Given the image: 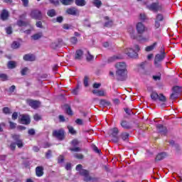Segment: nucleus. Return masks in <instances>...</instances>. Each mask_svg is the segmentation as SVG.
<instances>
[{"mask_svg": "<svg viewBox=\"0 0 182 182\" xmlns=\"http://www.w3.org/2000/svg\"><path fill=\"white\" fill-rule=\"evenodd\" d=\"M117 69L115 73V77L117 80L123 82L127 79V68L126 63H117L115 65Z\"/></svg>", "mask_w": 182, "mask_h": 182, "instance_id": "f257e3e1", "label": "nucleus"}, {"mask_svg": "<svg viewBox=\"0 0 182 182\" xmlns=\"http://www.w3.org/2000/svg\"><path fill=\"white\" fill-rule=\"evenodd\" d=\"M52 136L59 141H63L66 139V132H65L63 128L54 129L53 130Z\"/></svg>", "mask_w": 182, "mask_h": 182, "instance_id": "f03ea898", "label": "nucleus"}, {"mask_svg": "<svg viewBox=\"0 0 182 182\" xmlns=\"http://www.w3.org/2000/svg\"><path fill=\"white\" fill-rule=\"evenodd\" d=\"M75 170L79 171L80 176L84 177V181L89 182L91 181L92 178L89 176V171L83 169V166L82 164H78L75 167Z\"/></svg>", "mask_w": 182, "mask_h": 182, "instance_id": "7ed1b4c3", "label": "nucleus"}, {"mask_svg": "<svg viewBox=\"0 0 182 182\" xmlns=\"http://www.w3.org/2000/svg\"><path fill=\"white\" fill-rule=\"evenodd\" d=\"M164 58H166V52L164 51V48H161V54H156L155 55L154 64L155 65L156 68H160V66H161L160 63L164 60Z\"/></svg>", "mask_w": 182, "mask_h": 182, "instance_id": "20e7f679", "label": "nucleus"}, {"mask_svg": "<svg viewBox=\"0 0 182 182\" xmlns=\"http://www.w3.org/2000/svg\"><path fill=\"white\" fill-rule=\"evenodd\" d=\"M149 11H152V12H163V4H160V2H153L150 5L146 6Z\"/></svg>", "mask_w": 182, "mask_h": 182, "instance_id": "39448f33", "label": "nucleus"}, {"mask_svg": "<svg viewBox=\"0 0 182 182\" xmlns=\"http://www.w3.org/2000/svg\"><path fill=\"white\" fill-rule=\"evenodd\" d=\"M30 16L32 19H36V21H42V11L38 9H33L30 13Z\"/></svg>", "mask_w": 182, "mask_h": 182, "instance_id": "423d86ee", "label": "nucleus"}, {"mask_svg": "<svg viewBox=\"0 0 182 182\" xmlns=\"http://www.w3.org/2000/svg\"><path fill=\"white\" fill-rule=\"evenodd\" d=\"M80 141L77 140V139H74L71 141L70 144L73 146V148H70L69 151H73L74 153L82 151V149L80 147H77L79 146Z\"/></svg>", "mask_w": 182, "mask_h": 182, "instance_id": "0eeeda50", "label": "nucleus"}, {"mask_svg": "<svg viewBox=\"0 0 182 182\" xmlns=\"http://www.w3.org/2000/svg\"><path fill=\"white\" fill-rule=\"evenodd\" d=\"M173 92L171 94L170 99L171 100H176L178 98V95L181 93V87L179 86H175L172 88Z\"/></svg>", "mask_w": 182, "mask_h": 182, "instance_id": "6e6552de", "label": "nucleus"}, {"mask_svg": "<svg viewBox=\"0 0 182 182\" xmlns=\"http://www.w3.org/2000/svg\"><path fill=\"white\" fill-rule=\"evenodd\" d=\"M136 29L139 35H143V33L147 31V28H146V26H144V24L141 22H139L136 23Z\"/></svg>", "mask_w": 182, "mask_h": 182, "instance_id": "1a4fd4ad", "label": "nucleus"}, {"mask_svg": "<svg viewBox=\"0 0 182 182\" xmlns=\"http://www.w3.org/2000/svg\"><path fill=\"white\" fill-rule=\"evenodd\" d=\"M26 103L32 107V109H38L41 106V102L38 100H26Z\"/></svg>", "mask_w": 182, "mask_h": 182, "instance_id": "9d476101", "label": "nucleus"}, {"mask_svg": "<svg viewBox=\"0 0 182 182\" xmlns=\"http://www.w3.org/2000/svg\"><path fill=\"white\" fill-rule=\"evenodd\" d=\"M19 122L21 124H31V117L28 114H21L19 119Z\"/></svg>", "mask_w": 182, "mask_h": 182, "instance_id": "9b49d317", "label": "nucleus"}, {"mask_svg": "<svg viewBox=\"0 0 182 182\" xmlns=\"http://www.w3.org/2000/svg\"><path fill=\"white\" fill-rule=\"evenodd\" d=\"M66 14L68 15H72L73 16H79L80 11L76 7H70L67 9Z\"/></svg>", "mask_w": 182, "mask_h": 182, "instance_id": "f8f14e48", "label": "nucleus"}, {"mask_svg": "<svg viewBox=\"0 0 182 182\" xmlns=\"http://www.w3.org/2000/svg\"><path fill=\"white\" fill-rule=\"evenodd\" d=\"M120 126L122 127V129H124V130H130L133 129V126L131 125L130 122L124 119L120 122Z\"/></svg>", "mask_w": 182, "mask_h": 182, "instance_id": "ddd939ff", "label": "nucleus"}, {"mask_svg": "<svg viewBox=\"0 0 182 182\" xmlns=\"http://www.w3.org/2000/svg\"><path fill=\"white\" fill-rule=\"evenodd\" d=\"M23 59L26 62H35L36 60V57L32 53H28L24 55Z\"/></svg>", "mask_w": 182, "mask_h": 182, "instance_id": "4468645a", "label": "nucleus"}, {"mask_svg": "<svg viewBox=\"0 0 182 182\" xmlns=\"http://www.w3.org/2000/svg\"><path fill=\"white\" fill-rule=\"evenodd\" d=\"M156 131L163 136L167 134V127H164L163 124L156 125Z\"/></svg>", "mask_w": 182, "mask_h": 182, "instance_id": "2eb2a0df", "label": "nucleus"}, {"mask_svg": "<svg viewBox=\"0 0 182 182\" xmlns=\"http://www.w3.org/2000/svg\"><path fill=\"white\" fill-rule=\"evenodd\" d=\"M125 53L129 58H137V56H139V54L132 48H127L125 50Z\"/></svg>", "mask_w": 182, "mask_h": 182, "instance_id": "dca6fc26", "label": "nucleus"}, {"mask_svg": "<svg viewBox=\"0 0 182 182\" xmlns=\"http://www.w3.org/2000/svg\"><path fill=\"white\" fill-rule=\"evenodd\" d=\"M111 130V136L113 137L114 141H119V137L117 134H119V128L114 127L110 129Z\"/></svg>", "mask_w": 182, "mask_h": 182, "instance_id": "f3484780", "label": "nucleus"}, {"mask_svg": "<svg viewBox=\"0 0 182 182\" xmlns=\"http://www.w3.org/2000/svg\"><path fill=\"white\" fill-rule=\"evenodd\" d=\"M0 18L1 21H8L9 19V11L4 9L0 14Z\"/></svg>", "mask_w": 182, "mask_h": 182, "instance_id": "a211bd4d", "label": "nucleus"}, {"mask_svg": "<svg viewBox=\"0 0 182 182\" xmlns=\"http://www.w3.org/2000/svg\"><path fill=\"white\" fill-rule=\"evenodd\" d=\"M104 19L105 21H107L104 23L105 28H112L113 26V20H110L109 16H105Z\"/></svg>", "mask_w": 182, "mask_h": 182, "instance_id": "6ab92c4d", "label": "nucleus"}, {"mask_svg": "<svg viewBox=\"0 0 182 182\" xmlns=\"http://www.w3.org/2000/svg\"><path fill=\"white\" fill-rule=\"evenodd\" d=\"M82 58H83V51L80 49L77 50L75 51V55L74 59L75 60H82Z\"/></svg>", "mask_w": 182, "mask_h": 182, "instance_id": "aec40b11", "label": "nucleus"}, {"mask_svg": "<svg viewBox=\"0 0 182 182\" xmlns=\"http://www.w3.org/2000/svg\"><path fill=\"white\" fill-rule=\"evenodd\" d=\"M167 157V153L161 152L158 154L155 158V161H161V160H164Z\"/></svg>", "mask_w": 182, "mask_h": 182, "instance_id": "412c9836", "label": "nucleus"}, {"mask_svg": "<svg viewBox=\"0 0 182 182\" xmlns=\"http://www.w3.org/2000/svg\"><path fill=\"white\" fill-rule=\"evenodd\" d=\"M43 170H44L43 166H37L36 168V176L37 177H42V176H43L44 174Z\"/></svg>", "mask_w": 182, "mask_h": 182, "instance_id": "4be33fe9", "label": "nucleus"}, {"mask_svg": "<svg viewBox=\"0 0 182 182\" xmlns=\"http://www.w3.org/2000/svg\"><path fill=\"white\" fill-rule=\"evenodd\" d=\"M92 92L93 95H96V96L100 97L105 96V90H93Z\"/></svg>", "mask_w": 182, "mask_h": 182, "instance_id": "5701e85b", "label": "nucleus"}, {"mask_svg": "<svg viewBox=\"0 0 182 182\" xmlns=\"http://www.w3.org/2000/svg\"><path fill=\"white\" fill-rule=\"evenodd\" d=\"M120 59H123V57L122 55H114L108 58L107 62L108 63H112L113 62H116V60H119Z\"/></svg>", "mask_w": 182, "mask_h": 182, "instance_id": "b1692460", "label": "nucleus"}, {"mask_svg": "<svg viewBox=\"0 0 182 182\" xmlns=\"http://www.w3.org/2000/svg\"><path fill=\"white\" fill-rule=\"evenodd\" d=\"M16 25L19 26V28H22V26H28L29 22L19 19L17 21Z\"/></svg>", "mask_w": 182, "mask_h": 182, "instance_id": "393cba45", "label": "nucleus"}, {"mask_svg": "<svg viewBox=\"0 0 182 182\" xmlns=\"http://www.w3.org/2000/svg\"><path fill=\"white\" fill-rule=\"evenodd\" d=\"M65 113L68 114V116H73V111L72 110V107L68 104L65 105Z\"/></svg>", "mask_w": 182, "mask_h": 182, "instance_id": "a878e982", "label": "nucleus"}, {"mask_svg": "<svg viewBox=\"0 0 182 182\" xmlns=\"http://www.w3.org/2000/svg\"><path fill=\"white\" fill-rule=\"evenodd\" d=\"M156 46H157V42H155L152 45L149 46H146L145 48V50L146 52H151V50H154Z\"/></svg>", "mask_w": 182, "mask_h": 182, "instance_id": "bb28decb", "label": "nucleus"}, {"mask_svg": "<svg viewBox=\"0 0 182 182\" xmlns=\"http://www.w3.org/2000/svg\"><path fill=\"white\" fill-rule=\"evenodd\" d=\"M43 36V33L42 32L37 33L31 36V39L33 41H38V39H41Z\"/></svg>", "mask_w": 182, "mask_h": 182, "instance_id": "cd10ccee", "label": "nucleus"}, {"mask_svg": "<svg viewBox=\"0 0 182 182\" xmlns=\"http://www.w3.org/2000/svg\"><path fill=\"white\" fill-rule=\"evenodd\" d=\"M7 68L8 69H15L16 68V62L15 61H9L7 63Z\"/></svg>", "mask_w": 182, "mask_h": 182, "instance_id": "c85d7f7f", "label": "nucleus"}, {"mask_svg": "<svg viewBox=\"0 0 182 182\" xmlns=\"http://www.w3.org/2000/svg\"><path fill=\"white\" fill-rule=\"evenodd\" d=\"M92 5L95 6L96 8H100L102 5H103V3L100 0H92Z\"/></svg>", "mask_w": 182, "mask_h": 182, "instance_id": "c756f323", "label": "nucleus"}, {"mask_svg": "<svg viewBox=\"0 0 182 182\" xmlns=\"http://www.w3.org/2000/svg\"><path fill=\"white\" fill-rule=\"evenodd\" d=\"M75 4L77 6H85L86 5V0H75Z\"/></svg>", "mask_w": 182, "mask_h": 182, "instance_id": "7c9ffc66", "label": "nucleus"}, {"mask_svg": "<svg viewBox=\"0 0 182 182\" xmlns=\"http://www.w3.org/2000/svg\"><path fill=\"white\" fill-rule=\"evenodd\" d=\"M47 15L48 16H50V18H53V16H56V11L53 9H51L48 11Z\"/></svg>", "mask_w": 182, "mask_h": 182, "instance_id": "2f4dec72", "label": "nucleus"}, {"mask_svg": "<svg viewBox=\"0 0 182 182\" xmlns=\"http://www.w3.org/2000/svg\"><path fill=\"white\" fill-rule=\"evenodd\" d=\"M158 100H159V102H162L163 103H166V102H167V98L166 96H164V95L161 93L158 94Z\"/></svg>", "mask_w": 182, "mask_h": 182, "instance_id": "473e14b6", "label": "nucleus"}, {"mask_svg": "<svg viewBox=\"0 0 182 182\" xmlns=\"http://www.w3.org/2000/svg\"><path fill=\"white\" fill-rule=\"evenodd\" d=\"M100 106L106 107V106H110L111 103L109 101H107L106 100H100Z\"/></svg>", "mask_w": 182, "mask_h": 182, "instance_id": "72a5a7b5", "label": "nucleus"}, {"mask_svg": "<svg viewBox=\"0 0 182 182\" xmlns=\"http://www.w3.org/2000/svg\"><path fill=\"white\" fill-rule=\"evenodd\" d=\"M21 47V43L18 41H14L11 44L12 49H18Z\"/></svg>", "mask_w": 182, "mask_h": 182, "instance_id": "f704fd0d", "label": "nucleus"}, {"mask_svg": "<svg viewBox=\"0 0 182 182\" xmlns=\"http://www.w3.org/2000/svg\"><path fill=\"white\" fill-rule=\"evenodd\" d=\"M158 21L159 22H163L164 21V16L161 14H158L156 16V20Z\"/></svg>", "mask_w": 182, "mask_h": 182, "instance_id": "c9c22d12", "label": "nucleus"}, {"mask_svg": "<svg viewBox=\"0 0 182 182\" xmlns=\"http://www.w3.org/2000/svg\"><path fill=\"white\" fill-rule=\"evenodd\" d=\"M11 137H12L13 140H14V141H16V143L21 140V135H19V134H14L11 135Z\"/></svg>", "mask_w": 182, "mask_h": 182, "instance_id": "e433bc0d", "label": "nucleus"}, {"mask_svg": "<svg viewBox=\"0 0 182 182\" xmlns=\"http://www.w3.org/2000/svg\"><path fill=\"white\" fill-rule=\"evenodd\" d=\"M87 56L86 57L87 62H91L95 58V56L90 54V51H87Z\"/></svg>", "mask_w": 182, "mask_h": 182, "instance_id": "4c0bfd02", "label": "nucleus"}, {"mask_svg": "<svg viewBox=\"0 0 182 182\" xmlns=\"http://www.w3.org/2000/svg\"><path fill=\"white\" fill-rule=\"evenodd\" d=\"M2 112L4 114H11L12 112H11V109L8 107H5L2 109Z\"/></svg>", "mask_w": 182, "mask_h": 182, "instance_id": "58836bf2", "label": "nucleus"}, {"mask_svg": "<svg viewBox=\"0 0 182 182\" xmlns=\"http://www.w3.org/2000/svg\"><path fill=\"white\" fill-rule=\"evenodd\" d=\"M68 132L70 134H72L73 136L76 134V133H77L76 130H75V128H73V127L68 126Z\"/></svg>", "mask_w": 182, "mask_h": 182, "instance_id": "ea45409f", "label": "nucleus"}, {"mask_svg": "<svg viewBox=\"0 0 182 182\" xmlns=\"http://www.w3.org/2000/svg\"><path fill=\"white\" fill-rule=\"evenodd\" d=\"M129 136H130V134H129V133H127V132H124V133L121 134V138L124 141L127 140L129 139Z\"/></svg>", "mask_w": 182, "mask_h": 182, "instance_id": "a19ab883", "label": "nucleus"}, {"mask_svg": "<svg viewBox=\"0 0 182 182\" xmlns=\"http://www.w3.org/2000/svg\"><path fill=\"white\" fill-rule=\"evenodd\" d=\"M159 97V94L156 92H153L151 94V98L152 99V100H157Z\"/></svg>", "mask_w": 182, "mask_h": 182, "instance_id": "79ce46f5", "label": "nucleus"}, {"mask_svg": "<svg viewBox=\"0 0 182 182\" xmlns=\"http://www.w3.org/2000/svg\"><path fill=\"white\" fill-rule=\"evenodd\" d=\"M61 4L63 5H70L72 2H73V0H60Z\"/></svg>", "mask_w": 182, "mask_h": 182, "instance_id": "37998d69", "label": "nucleus"}, {"mask_svg": "<svg viewBox=\"0 0 182 182\" xmlns=\"http://www.w3.org/2000/svg\"><path fill=\"white\" fill-rule=\"evenodd\" d=\"M0 79L2 82H6V80H8V75L6 74L1 73L0 74Z\"/></svg>", "mask_w": 182, "mask_h": 182, "instance_id": "c03bdc74", "label": "nucleus"}, {"mask_svg": "<svg viewBox=\"0 0 182 182\" xmlns=\"http://www.w3.org/2000/svg\"><path fill=\"white\" fill-rule=\"evenodd\" d=\"M16 145L18 149H22V147H23V141L22 139H20V141L16 142Z\"/></svg>", "mask_w": 182, "mask_h": 182, "instance_id": "a18cd8bd", "label": "nucleus"}, {"mask_svg": "<svg viewBox=\"0 0 182 182\" xmlns=\"http://www.w3.org/2000/svg\"><path fill=\"white\" fill-rule=\"evenodd\" d=\"M83 83L85 87H87V86H89V77L85 76Z\"/></svg>", "mask_w": 182, "mask_h": 182, "instance_id": "49530a36", "label": "nucleus"}, {"mask_svg": "<svg viewBox=\"0 0 182 182\" xmlns=\"http://www.w3.org/2000/svg\"><path fill=\"white\" fill-rule=\"evenodd\" d=\"M49 2L54 5V6H58L60 4L59 0H49Z\"/></svg>", "mask_w": 182, "mask_h": 182, "instance_id": "de8ad7c7", "label": "nucleus"}, {"mask_svg": "<svg viewBox=\"0 0 182 182\" xmlns=\"http://www.w3.org/2000/svg\"><path fill=\"white\" fill-rule=\"evenodd\" d=\"M9 124L10 129H16V123L12 121H9Z\"/></svg>", "mask_w": 182, "mask_h": 182, "instance_id": "09e8293b", "label": "nucleus"}, {"mask_svg": "<svg viewBox=\"0 0 182 182\" xmlns=\"http://www.w3.org/2000/svg\"><path fill=\"white\" fill-rule=\"evenodd\" d=\"M28 70H29V68H28L27 67H25L24 68H23L21 70V76H25L26 75V73L28 72Z\"/></svg>", "mask_w": 182, "mask_h": 182, "instance_id": "8fccbe9b", "label": "nucleus"}, {"mask_svg": "<svg viewBox=\"0 0 182 182\" xmlns=\"http://www.w3.org/2000/svg\"><path fill=\"white\" fill-rule=\"evenodd\" d=\"M74 157L75 159H77L78 160H82V159H85V156L82 154H76Z\"/></svg>", "mask_w": 182, "mask_h": 182, "instance_id": "3c124183", "label": "nucleus"}, {"mask_svg": "<svg viewBox=\"0 0 182 182\" xmlns=\"http://www.w3.org/2000/svg\"><path fill=\"white\" fill-rule=\"evenodd\" d=\"M70 42H71L72 45H76V43H77V38L72 37L70 39Z\"/></svg>", "mask_w": 182, "mask_h": 182, "instance_id": "603ef678", "label": "nucleus"}, {"mask_svg": "<svg viewBox=\"0 0 182 182\" xmlns=\"http://www.w3.org/2000/svg\"><path fill=\"white\" fill-rule=\"evenodd\" d=\"M9 148L12 151H15V149H16V143L12 142L10 144Z\"/></svg>", "mask_w": 182, "mask_h": 182, "instance_id": "864d4df0", "label": "nucleus"}, {"mask_svg": "<svg viewBox=\"0 0 182 182\" xmlns=\"http://www.w3.org/2000/svg\"><path fill=\"white\" fill-rule=\"evenodd\" d=\"M124 112L125 113H127V114H128V116H132V114H134L132 109L129 108H124Z\"/></svg>", "mask_w": 182, "mask_h": 182, "instance_id": "5fc2aeb1", "label": "nucleus"}, {"mask_svg": "<svg viewBox=\"0 0 182 182\" xmlns=\"http://www.w3.org/2000/svg\"><path fill=\"white\" fill-rule=\"evenodd\" d=\"M33 119H34V120H36V122H39V120H41L42 117L41 115H39V114H36L33 116Z\"/></svg>", "mask_w": 182, "mask_h": 182, "instance_id": "6e6d98bb", "label": "nucleus"}, {"mask_svg": "<svg viewBox=\"0 0 182 182\" xmlns=\"http://www.w3.org/2000/svg\"><path fill=\"white\" fill-rule=\"evenodd\" d=\"M6 32L7 33V35H12V27L9 26L7 28H6Z\"/></svg>", "mask_w": 182, "mask_h": 182, "instance_id": "4d7b16f0", "label": "nucleus"}, {"mask_svg": "<svg viewBox=\"0 0 182 182\" xmlns=\"http://www.w3.org/2000/svg\"><path fill=\"white\" fill-rule=\"evenodd\" d=\"M46 159H50V157H52V150L49 149V150L46 153Z\"/></svg>", "mask_w": 182, "mask_h": 182, "instance_id": "13d9d810", "label": "nucleus"}, {"mask_svg": "<svg viewBox=\"0 0 182 182\" xmlns=\"http://www.w3.org/2000/svg\"><path fill=\"white\" fill-rule=\"evenodd\" d=\"M11 119H12V120H16V119H18V112H13V114L11 115Z\"/></svg>", "mask_w": 182, "mask_h": 182, "instance_id": "bf43d9fd", "label": "nucleus"}, {"mask_svg": "<svg viewBox=\"0 0 182 182\" xmlns=\"http://www.w3.org/2000/svg\"><path fill=\"white\" fill-rule=\"evenodd\" d=\"M160 26H161L160 21L155 20V23H154L155 29H159V28H160Z\"/></svg>", "mask_w": 182, "mask_h": 182, "instance_id": "052dcab7", "label": "nucleus"}, {"mask_svg": "<svg viewBox=\"0 0 182 182\" xmlns=\"http://www.w3.org/2000/svg\"><path fill=\"white\" fill-rule=\"evenodd\" d=\"M28 133L29 136H35V134H36L35 129H28Z\"/></svg>", "mask_w": 182, "mask_h": 182, "instance_id": "680f3d73", "label": "nucleus"}, {"mask_svg": "<svg viewBox=\"0 0 182 182\" xmlns=\"http://www.w3.org/2000/svg\"><path fill=\"white\" fill-rule=\"evenodd\" d=\"M100 86H102L101 83H97V82H95L92 85V87L94 89H99V87H100Z\"/></svg>", "mask_w": 182, "mask_h": 182, "instance_id": "e2e57ef3", "label": "nucleus"}, {"mask_svg": "<svg viewBox=\"0 0 182 182\" xmlns=\"http://www.w3.org/2000/svg\"><path fill=\"white\" fill-rule=\"evenodd\" d=\"M56 22H58V23H62L63 22V16H58L56 18Z\"/></svg>", "mask_w": 182, "mask_h": 182, "instance_id": "0e129e2a", "label": "nucleus"}, {"mask_svg": "<svg viewBox=\"0 0 182 182\" xmlns=\"http://www.w3.org/2000/svg\"><path fill=\"white\" fill-rule=\"evenodd\" d=\"M36 26H37V28H40L41 29L43 28V26L42 25V21H37L36 23Z\"/></svg>", "mask_w": 182, "mask_h": 182, "instance_id": "69168bd1", "label": "nucleus"}, {"mask_svg": "<svg viewBox=\"0 0 182 182\" xmlns=\"http://www.w3.org/2000/svg\"><path fill=\"white\" fill-rule=\"evenodd\" d=\"M59 122L63 123L65 122V117L63 115L58 116Z\"/></svg>", "mask_w": 182, "mask_h": 182, "instance_id": "338daca9", "label": "nucleus"}, {"mask_svg": "<svg viewBox=\"0 0 182 182\" xmlns=\"http://www.w3.org/2000/svg\"><path fill=\"white\" fill-rule=\"evenodd\" d=\"M79 90V85H77V87L73 90L72 93L73 95H77Z\"/></svg>", "mask_w": 182, "mask_h": 182, "instance_id": "774afa93", "label": "nucleus"}]
</instances>
